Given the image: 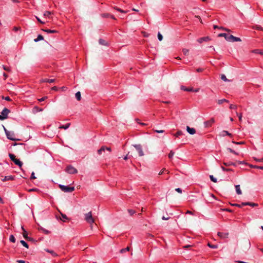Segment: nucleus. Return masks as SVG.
Segmentation results:
<instances>
[{
	"mask_svg": "<svg viewBox=\"0 0 263 263\" xmlns=\"http://www.w3.org/2000/svg\"><path fill=\"white\" fill-rule=\"evenodd\" d=\"M85 220L90 224L91 229L92 228V224L95 222V220L92 216L91 212H89L85 214Z\"/></svg>",
	"mask_w": 263,
	"mask_h": 263,
	"instance_id": "nucleus-1",
	"label": "nucleus"
},
{
	"mask_svg": "<svg viewBox=\"0 0 263 263\" xmlns=\"http://www.w3.org/2000/svg\"><path fill=\"white\" fill-rule=\"evenodd\" d=\"M59 187L62 191L66 193H70L74 190V187L73 186L70 187L68 186L60 184Z\"/></svg>",
	"mask_w": 263,
	"mask_h": 263,
	"instance_id": "nucleus-2",
	"label": "nucleus"
},
{
	"mask_svg": "<svg viewBox=\"0 0 263 263\" xmlns=\"http://www.w3.org/2000/svg\"><path fill=\"white\" fill-rule=\"evenodd\" d=\"M9 156L11 160L13 161L16 165L19 166L20 167L22 166L23 163L20 161V160L16 159L14 155L12 154H9Z\"/></svg>",
	"mask_w": 263,
	"mask_h": 263,
	"instance_id": "nucleus-3",
	"label": "nucleus"
},
{
	"mask_svg": "<svg viewBox=\"0 0 263 263\" xmlns=\"http://www.w3.org/2000/svg\"><path fill=\"white\" fill-rule=\"evenodd\" d=\"M65 171L70 174H74L78 173L77 170L72 165H68L66 167Z\"/></svg>",
	"mask_w": 263,
	"mask_h": 263,
	"instance_id": "nucleus-4",
	"label": "nucleus"
},
{
	"mask_svg": "<svg viewBox=\"0 0 263 263\" xmlns=\"http://www.w3.org/2000/svg\"><path fill=\"white\" fill-rule=\"evenodd\" d=\"M7 134L6 135L7 136V138L12 141H16L18 140L15 137V134L14 132L13 131H9L7 132Z\"/></svg>",
	"mask_w": 263,
	"mask_h": 263,
	"instance_id": "nucleus-5",
	"label": "nucleus"
},
{
	"mask_svg": "<svg viewBox=\"0 0 263 263\" xmlns=\"http://www.w3.org/2000/svg\"><path fill=\"white\" fill-rule=\"evenodd\" d=\"M227 41L229 42H240L241 41V40L240 38L238 37H235L233 36V35H229V37L228 39H227Z\"/></svg>",
	"mask_w": 263,
	"mask_h": 263,
	"instance_id": "nucleus-6",
	"label": "nucleus"
},
{
	"mask_svg": "<svg viewBox=\"0 0 263 263\" xmlns=\"http://www.w3.org/2000/svg\"><path fill=\"white\" fill-rule=\"evenodd\" d=\"M134 146L136 149V150L138 151L139 156H144V153L143 152L142 146L141 145L136 144V145H134Z\"/></svg>",
	"mask_w": 263,
	"mask_h": 263,
	"instance_id": "nucleus-7",
	"label": "nucleus"
},
{
	"mask_svg": "<svg viewBox=\"0 0 263 263\" xmlns=\"http://www.w3.org/2000/svg\"><path fill=\"white\" fill-rule=\"evenodd\" d=\"M10 112V110L7 108H5L1 112V115L3 116L5 119L8 118V115Z\"/></svg>",
	"mask_w": 263,
	"mask_h": 263,
	"instance_id": "nucleus-8",
	"label": "nucleus"
},
{
	"mask_svg": "<svg viewBox=\"0 0 263 263\" xmlns=\"http://www.w3.org/2000/svg\"><path fill=\"white\" fill-rule=\"evenodd\" d=\"M187 132L191 135H194L196 133V130L194 128H191L189 126H186Z\"/></svg>",
	"mask_w": 263,
	"mask_h": 263,
	"instance_id": "nucleus-9",
	"label": "nucleus"
},
{
	"mask_svg": "<svg viewBox=\"0 0 263 263\" xmlns=\"http://www.w3.org/2000/svg\"><path fill=\"white\" fill-rule=\"evenodd\" d=\"M217 235L219 237H220L221 238H226L228 237L229 233H228L218 232Z\"/></svg>",
	"mask_w": 263,
	"mask_h": 263,
	"instance_id": "nucleus-10",
	"label": "nucleus"
},
{
	"mask_svg": "<svg viewBox=\"0 0 263 263\" xmlns=\"http://www.w3.org/2000/svg\"><path fill=\"white\" fill-rule=\"evenodd\" d=\"M242 205H249L251 206H257L258 204L257 203H252L249 202H242Z\"/></svg>",
	"mask_w": 263,
	"mask_h": 263,
	"instance_id": "nucleus-11",
	"label": "nucleus"
},
{
	"mask_svg": "<svg viewBox=\"0 0 263 263\" xmlns=\"http://www.w3.org/2000/svg\"><path fill=\"white\" fill-rule=\"evenodd\" d=\"M14 179V177L12 176H5L3 179H2L3 181H6L8 180H12Z\"/></svg>",
	"mask_w": 263,
	"mask_h": 263,
	"instance_id": "nucleus-12",
	"label": "nucleus"
},
{
	"mask_svg": "<svg viewBox=\"0 0 263 263\" xmlns=\"http://www.w3.org/2000/svg\"><path fill=\"white\" fill-rule=\"evenodd\" d=\"M210 40V38L208 36L203 37L198 40V42L199 43H202L203 41H208Z\"/></svg>",
	"mask_w": 263,
	"mask_h": 263,
	"instance_id": "nucleus-13",
	"label": "nucleus"
},
{
	"mask_svg": "<svg viewBox=\"0 0 263 263\" xmlns=\"http://www.w3.org/2000/svg\"><path fill=\"white\" fill-rule=\"evenodd\" d=\"M55 81V79H43L41 80V82H48V83H53Z\"/></svg>",
	"mask_w": 263,
	"mask_h": 263,
	"instance_id": "nucleus-14",
	"label": "nucleus"
},
{
	"mask_svg": "<svg viewBox=\"0 0 263 263\" xmlns=\"http://www.w3.org/2000/svg\"><path fill=\"white\" fill-rule=\"evenodd\" d=\"M235 189L236 193L238 195H241L242 194L239 185H235Z\"/></svg>",
	"mask_w": 263,
	"mask_h": 263,
	"instance_id": "nucleus-15",
	"label": "nucleus"
},
{
	"mask_svg": "<svg viewBox=\"0 0 263 263\" xmlns=\"http://www.w3.org/2000/svg\"><path fill=\"white\" fill-rule=\"evenodd\" d=\"M23 236L25 239L26 240H30V238L28 237V233L26 230H24V232H23Z\"/></svg>",
	"mask_w": 263,
	"mask_h": 263,
	"instance_id": "nucleus-16",
	"label": "nucleus"
},
{
	"mask_svg": "<svg viewBox=\"0 0 263 263\" xmlns=\"http://www.w3.org/2000/svg\"><path fill=\"white\" fill-rule=\"evenodd\" d=\"M43 40H44V37H43V36L42 35L39 34V35L37 36V38H36V39H35L34 40V41L35 42H39V41H40Z\"/></svg>",
	"mask_w": 263,
	"mask_h": 263,
	"instance_id": "nucleus-17",
	"label": "nucleus"
},
{
	"mask_svg": "<svg viewBox=\"0 0 263 263\" xmlns=\"http://www.w3.org/2000/svg\"><path fill=\"white\" fill-rule=\"evenodd\" d=\"M43 30L48 33H54L57 32V31L55 30L43 29Z\"/></svg>",
	"mask_w": 263,
	"mask_h": 263,
	"instance_id": "nucleus-18",
	"label": "nucleus"
},
{
	"mask_svg": "<svg viewBox=\"0 0 263 263\" xmlns=\"http://www.w3.org/2000/svg\"><path fill=\"white\" fill-rule=\"evenodd\" d=\"M223 165H224L226 166H231V165L236 166V164L235 163L231 162H224L223 163Z\"/></svg>",
	"mask_w": 263,
	"mask_h": 263,
	"instance_id": "nucleus-19",
	"label": "nucleus"
},
{
	"mask_svg": "<svg viewBox=\"0 0 263 263\" xmlns=\"http://www.w3.org/2000/svg\"><path fill=\"white\" fill-rule=\"evenodd\" d=\"M226 135H228V136H232L231 134L229 133L228 131H227V130H223L221 132V136H225Z\"/></svg>",
	"mask_w": 263,
	"mask_h": 263,
	"instance_id": "nucleus-20",
	"label": "nucleus"
},
{
	"mask_svg": "<svg viewBox=\"0 0 263 263\" xmlns=\"http://www.w3.org/2000/svg\"><path fill=\"white\" fill-rule=\"evenodd\" d=\"M105 146H102L98 150V154L101 155L102 152L105 151Z\"/></svg>",
	"mask_w": 263,
	"mask_h": 263,
	"instance_id": "nucleus-21",
	"label": "nucleus"
},
{
	"mask_svg": "<svg viewBox=\"0 0 263 263\" xmlns=\"http://www.w3.org/2000/svg\"><path fill=\"white\" fill-rule=\"evenodd\" d=\"M218 36L224 37L225 38V39L227 40V39H228V37H229V35H228V34L225 33H221L218 35Z\"/></svg>",
	"mask_w": 263,
	"mask_h": 263,
	"instance_id": "nucleus-22",
	"label": "nucleus"
},
{
	"mask_svg": "<svg viewBox=\"0 0 263 263\" xmlns=\"http://www.w3.org/2000/svg\"><path fill=\"white\" fill-rule=\"evenodd\" d=\"M70 123H67L66 125H61L59 127V128L66 129L69 128Z\"/></svg>",
	"mask_w": 263,
	"mask_h": 263,
	"instance_id": "nucleus-23",
	"label": "nucleus"
},
{
	"mask_svg": "<svg viewBox=\"0 0 263 263\" xmlns=\"http://www.w3.org/2000/svg\"><path fill=\"white\" fill-rule=\"evenodd\" d=\"M76 99L78 100V101H80L81 99V93L80 91H78L76 93Z\"/></svg>",
	"mask_w": 263,
	"mask_h": 263,
	"instance_id": "nucleus-24",
	"label": "nucleus"
},
{
	"mask_svg": "<svg viewBox=\"0 0 263 263\" xmlns=\"http://www.w3.org/2000/svg\"><path fill=\"white\" fill-rule=\"evenodd\" d=\"M114 8L115 10H116L117 11H119V12H122V13H127L128 12V11H124L122 9H121L120 8H118L117 7H115Z\"/></svg>",
	"mask_w": 263,
	"mask_h": 263,
	"instance_id": "nucleus-25",
	"label": "nucleus"
},
{
	"mask_svg": "<svg viewBox=\"0 0 263 263\" xmlns=\"http://www.w3.org/2000/svg\"><path fill=\"white\" fill-rule=\"evenodd\" d=\"M46 251H47V252L51 254L53 256H57V254L56 253H55L53 251H52V250H50L49 249H46L45 250Z\"/></svg>",
	"mask_w": 263,
	"mask_h": 263,
	"instance_id": "nucleus-26",
	"label": "nucleus"
},
{
	"mask_svg": "<svg viewBox=\"0 0 263 263\" xmlns=\"http://www.w3.org/2000/svg\"><path fill=\"white\" fill-rule=\"evenodd\" d=\"M99 42L100 44H101V45H105V46L108 45L107 43H106V42L103 39H100L99 41Z\"/></svg>",
	"mask_w": 263,
	"mask_h": 263,
	"instance_id": "nucleus-27",
	"label": "nucleus"
},
{
	"mask_svg": "<svg viewBox=\"0 0 263 263\" xmlns=\"http://www.w3.org/2000/svg\"><path fill=\"white\" fill-rule=\"evenodd\" d=\"M228 101L225 99H221V100H218L217 101V103L219 104H221L222 103H223V102H228Z\"/></svg>",
	"mask_w": 263,
	"mask_h": 263,
	"instance_id": "nucleus-28",
	"label": "nucleus"
},
{
	"mask_svg": "<svg viewBox=\"0 0 263 263\" xmlns=\"http://www.w3.org/2000/svg\"><path fill=\"white\" fill-rule=\"evenodd\" d=\"M20 242L24 247H25L26 248H28V244L24 240H22L20 241Z\"/></svg>",
	"mask_w": 263,
	"mask_h": 263,
	"instance_id": "nucleus-29",
	"label": "nucleus"
},
{
	"mask_svg": "<svg viewBox=\"0 0 263 263\" xmlns=\"http://www.w3.org/2000/svg\"><path fill=\"white\" fill-rule=\"evenodd\" d=\"M33 110L34 111H36V112H37V111H43V109L40 108L37 106H34L33 107Z\"/></svg>",
	"mask_w": 263,
	"mask_h": 263,
	"instance_id": "nucleus-30",
	"label": "nucleus"
},
{
	"mask_svg": "<svg viewBox=\"0 0 263 263\" xmlns=\"http://www.w3.org/2000/svg\"><path fill=\"white\" fill-rule=\"evenodd\" d=\"M182 52L185 55H187L189 53V50L187 49L184 48L182 50Z\"/></svg>",
	"mask_w": 263,
	"mask_h": 263,
	"instance_id": "nucleus-31",
	"label": "nucleus"
},
{
	"mask_svg": "<svg viewBox=\"0 0 263 263\" xmlns=\"http://www.w3.org/2000/svg\"><path fill=\"white\" fill-rule=\"evenodd\" d=\"M182 135V132L181 130L178 131L176 133H175L174 135L176 137H178L179 136Z\"/></svg>",
	"mask_w": 263,
	"mask_h": 263,
	"instance_id": "nucleus-32",
	"label": "nucleus"
},
{
	"mask_svg": "<svg viewBox=\"0 0 263 263\" xmlns=\"http://www.w3.org/2000/svg\"><path fill=\"white\" fill-rule=\"evenodd\" d=\"M10 241L12 242H15V238L14 236L13 235H10L9 238Z\"/></svg>",
	"mask_w": 263,
	"mask_h": 263,
	"instance_id": "nucleus-33",
	"label": "nucleus"
},
{
	"mask_svg": "<svg viewBox=\"0 0 263 263\" xmlns=\"http://www.w3.org/2000/svg\"><path fill=\"white\" fill-rule=\"evenodd\" d=\"M181 89L182 90H184L185 91H193V89L192 88H185L184 87L182 86L181 87Z\"/></svg>",
	"mask_w": 263,
	"mask_h": 263,
	"instance_id": "nucleus-34",
	"label": "nucleus"
},
{
	"mask_svg": "<svg viewBox=\"0 0 263 263\" xmlns=\"http://www.w3.org/2000/svg\"><path fill=\"white\" fill-rule=\"evenodd\" d=\"M221 79L225 82L229 81V80L227 78L226 76L224 74L221 75Z\"/></svg>",
	"mask_w": 263,
	"mask_h": 263,
	"instance_id": "nucleus-35",
	"label": "nucleus"
},
{
	"mask_svg": "<svg viewBox=\"0 0 263 263\" xmlns=\"http://www.w3.org/2000/svg\"><path fill=\"white\" fill-rule=\"evenodd\" d=\"M210 178L212 181L214 182H217V179L215 178L213 175H210Z\"/></svg>",
	"mask_w": 263,
	"mask_h": 263,
	"instance_id": "nucleus-36",
	"label": "nucleus"
},
{
	"mask_svg": "<svg viewBox=\"0 0 263 263\" xmlns=\"http://www.w3.org/2000/svg\"><path fill=\"white\" fill-rule=\"evenodd\" d=\"M2 67L6 71H7L8 72H10L11 71V69L9 67H7V66H5V65H2Z\"/></svg>",
	"mask_w": 263,
	"mask_h": 263,
	"instance_id": "nucleus-37",
	"label": "nucleus"
},
{
	"mask_svg": "<svg viewBox=\"0 0 263 263\" xmlns=\"http://www.w3.org/2000/svg\"><path fill=\"white\" fill-rule=\"evenodd\" d=\"M129 251V247H127V248H126L125 249H121L120 250V252L121 253H123L125 252L126 251Z\"/></svg>",
	"mask_w": 263,
	"mask_h": 263,
	"instance_id": "nucleus-38",
	"label": "nucleus"
},
{
	"mask_svg": "<svg viewBox=\"0 0 263 263\" xmlns=\"http://www.w3.org/2000/svg\"><path fill=\"white\" fill-rule=\"evenodd\" d=\"M208 246L210 248H213V249H216V248H218L217 245H212L210 244V243H209L208 244Z\"/></svg>",
	"mask_w": 263,
	"mask_h": 263,
	"instance_id": "nucleus-39",
	"label": "nucleus"
},
{
	"mask_svg": "<svg viewBox=\"0 0 263 263\" xmlns=\"http://www.w3.org/2000/svg\"><path fill=\"white\" fill-rule=\"evenodd\" d=\"M221 168L223 171H227V172H229V171H232V170L231 169V168H225L224 167H223V166H221Z\"/></svg>",
	"mask_w": 263,
	"mask_h": 263,
	"instance_id": "nucleus-40",
	"label": "nucleus"
},
{
	"mask_svg": "<svg viewBox=\"0 0 263 263\" xmlns=\"http://www.w3.org/2000/svg\"><path fill=\"white\" fill-rule=\"evenodd\" d=\"M231 205L234 206H237L239 208H241L242 206H244L243 205H242V203L241 204H237V203L231 204Z\"/></svg>",
	"mask_w": 263,
	"mask_h": 263,
	"instance_id": "nucleus-41",
	"label": "nucleus"
},
{
	"mask_svg": "<svg viewBox=\"0 0 263 263\" xmlns=\"http://www.w3.org/2000/svg\"><path fill=\"white\" fill-rule=\"evenodd\" d=\"M51 13H52L50 11H46L44 13V15L45 16H47V17H49V16L51 15Z\"/></svg>",
	"mask_w": 263,
	"mask_h": 263,
	"instance_id": "nucleus-42",
	"label": "nucleus"
},
{
	"mask_svg": "<svg viewBox=\"0 0 263 263\" xmlns=\"http://www.w3.org/2000/svg\"><path fill=\"white\" fill-rule=\"evenodd\" d=\"M158 39L160 41H161L163 39V36L160 32L158 33Z\"/></svg>",
	"mask_w": 263,
	"mask_h": 263,
	"instance_id": "nucleus-43",
	"label": "nucleus"
},
{
	"mask_svg": "<svg viewBox=\"0 0 263 263\" xmlns=\"http://www.w3.org/2000/svg\"><path fill=\"white\" fill-rule=\"evenodd\" d=\"M174 152L173 151H171L168 154V158L170 159H172L173 158V157L174 156Z\"/></svg>",
	"mask_w": 263,
	"mask_h": 263,
	"instance_id": "nucleus-44",
	"label": "nucleus"
},
{
	"mask_svg": "<svg viewBox=\"0 0 263 263\" xmlns=\"http://www.w3.org/2000/svg\"><path fill=\"white\" fill-rule=\"evenodd\" d=\"M251 167H253V168H258V169H260V170H263V166H256V165H251L250 166Z\"/></svg>",
	"mask_w": 263,
	"mask_h": 263,
	"instance_id": "nucleus-45",
	"label": "nucleus"
},
{
	"mask_svg": "<svg viewBox=\"0 0 263 263\" xmlns=\"http://www.w3.org/2000/svg\"><path fill=\"white\" fill-rule=\"evenodd\" d=\"M227 149L231 153H232L235 155H238L237 153L235 152L234 151H233L232 149L230 148H228Z\"/></svg>",
	"mask_w": 263,
	"mask_h": 263,
	"instance_id": "nucleus-46",
	"label": "nucleus"
},
{
	"mask_svg": "<svg viewBox=\"0 0 263 263\" xmlns=\"http://www.w3.org/2000/svg\"><path fill=\"white\" fill-rule=\"evenodd\" d=\"M254 53H259V54H262V55H263V51H260V50H258V49H257V50H255L254 51Z\"/></svg>",
	"mask_w": 263,
	"mask_h": 263,
	"instance_id": "nucleus-47",
	"label": "nucleus"
},
{
	"mask_svg": "<svg viewBox=\"0 0 263 263\" xmlns=\"http://www.w3.org/2000/svg\"><path fill=\"white\" fill-rule=\"evenodd\" d=\"M47 99V97L45 96V97H43V98H42L41 99H39L38 101H40V102H42V101H45Z\"/></svg>",
	"mask_w": 263,
	"mask_h": 263,
	"instance_id": "nucleus-48",
	"label": "nucleus"
},
{
	"mask_svg": "<svg viewBox=\"0 0 263 263\" xmlns=\"http://www.w3.org/2000/svg\"><path fill=\"white\" fill-rule=\"evenodd\" d=\"M101 15L103 17H109L110 14L104 13V14H102Z\"/></svg>",
	"mask_w": 263,
	"mask_h": 263,
	"instance_id": "nucleus-49",
	"label": "nucleus"
},
{
	"mask_svg": "<svg viewBox=\"0 0 263 263\" xmlns=\"http://www.w3.org/2000/svg\"><path fill=\"white\" fill-rule=\"evenodd\" d=\"M61 216H62V218L64 219L63 221H64V220L67 219V217L66 216V215L63 214L62 213H61Z\"/></svg>",
	"mask_w": 263,
	"mask_h": 263,
	"instance_id": "nucleus-50",
	"label": "nucleus"
},
{
	"mask_svg": "<svg viewBox=\"0 0 263 263\" xmlns=\"http://www.w3.org/2000/svg\"><path fill=\"white\" fill-rule=\"evenodd\" d=\"M232 143L236 144H242L244 143V142H235V141H232Z\"/></svg>",
	"mask_w": 263,
	"mask_h": 263,
	"instance_id": "nucleus-51",
	"label": "nucleus"
},
{
	"mask_svg": "<svg viewBox=\"0 0 263 263\" xmlns=\"http://www.w3.org/2000/svg\"><path fill=\"white\" fill-rule=\"evenodd\" d=\"M128 211L130 215H133L135 213V212L133 210H128Z\"/></svg>",
	"mask_w": 263,
	"mask_h": 263,
	"instance_id": "nucleus-52",
	"label": "nucleus"
},
{
	"mask_svg": "<svg viewBox=\"0 0 263 263\" xmlns=\"http://www.w3.org/2000/svg\"><path fill=\"white\" fill-rule=\"evenodd\" d=\"M35 178H36V177H35V175H34V172H32V173H31V175L30 179H35Z\"/></svg>",
	"mask_w": 263,
	"mask_h": 263,
	"instance_id": "nucleus-53",
	"label": "nucleus"
},
{
	"mask_svg": "<svg viewBox=\"0 0 263 263\" xmlns=\"http://www.w3.org/2000/svg\"><path fill=\"white\" fill-rule=\"evenodd\" d=\"M3 99H5L6 101H11V99L9 97H3Z\"/></svg>",
	"mask_w": 263,
	"mask_h": 263,
	"instance_id": "nucleus-54",
	"label": "nucleus"
},
{
	"mask_svg": "<svg viewBox=\"0 0 263 263\" xmlns=\"http://www.w3.org/2000/svg\"><path fill=\"white\" fill-rule=\"evenodd\" d=\"M220 29H221L222 30H224V31H228V32H229L230 31L229 29H227L226 28H224L223 27H220Z\"/></svg>",
	"mask_w": 263,
	"mask_h": 263,
	"instance_id": "nucleus-55",
	"label": "nucleus"
},
{
	"mask_svg": "<svg viewBox=\"0 0 263 263\" xmlns=\"http://www.w3.org/2000/svg\"><path fill=\"white\" fill-rule=\"evenodd\" d=\"M237 107V106L235 105H233V104H231L230 106V108L231 109H236Z\"/></svg>",
	"mask_w": 263,
	"mask_h": 263,
	"instance_id": "nucleus-56",
	"label": "nucleus"
},
{
	"mask_svg": "<svg viewBox=\"0 0 263 263\" xmlns=\"http://www.w3.org/2000/svg\"><path fill=\"white\" fill-rule=\"evenodd\" d=\"M175 191L179 193H182V190L180 188H176L175 189Z\"/></svg>",
	"mask_w": 263,
	"mask_h": 263,
	"instance_id": "nucleus-57",
	"label": "nucleus"
},
{
	"mask_svg": "<svg viewBox=\"0 0 263 263\" xmlns=\"http://www.w3.org/2000/svg\"><path fill=\"white\" fill-rule=\"evenodd\" d=\"M155 131L157 133H163L164 132L163 130H155Z\"/></svg>",
	"mask_w": 263,
	"mask_h": 263,
	"instance_id": "nucleus-58",
	"label": "nucleus"
},
{
	"mask_svg": "<svg viewBox=\"0 0 263 263\" xmlns=\"http://www.w3.org/2000/svg\"><path fill=\"white\" fill-rule=\"evenodd\" d=\"M3 76L4 77V80H6L8 78V75L5 72L3 73Z\"/></svg>",
	"mask_w": 263,
	"mask_h": 263,
	"instance_id": "nucleus-59",
	"label": "nucleus"
},
{
	"mask_svg": "<svg viewBox=\"0 0 263 263\" xmlns=\"http://www.w3.org/2000/svg\"><path fill=\"white\" fill-rule=\"evenodd\" d=\"M237 115L238 116L239 121H241L242 120V115L241 114L239 115L238 114H237Z\"/></svg>",
	"mask_w": 263,
	"mask_h": 263,
	"instance_id": "nucleus-60",
	"label": "nucleus"
},
{
	"mask_svg": "<svg viewBox=\"0 0 263 263\" xmlns=\"http://www.w3.org/2000/svg\"><path fill=\"white\" fill-rule=\"evenodd\" d=\"M38 190L37 189H29L28 190L29 192H32V191H37Z\"/></svg>",
	"mask_w": 263,
	"mask_h": 263,
	"instance_id": "nucleus-61",
	"label": "nucleus"
},
{
	"mask_svg": "<svg viewBox=\"0 0 263 263\" xmlns=\"http://www.w3.org/2000/svg\"><path fill=\"white\" fill-rule=\"evenodd\" d=\"M223 211H228V212H232V211L230 209H223L222 210Z\"/></svg>",
	"mask_w": 263,
	"mask_h": 263,
	"instance_id": "nucleus-62",
	"label": "nucleus"
},
{
	"mask_svg": "<svg viewBox=\"0 0 263 263\" xmlns=\"http://www.w3.org/2000/svg\"><path fill=\"white\" fill-rule=\"evenodd\" d=\"M17 262L18 263H25V261L23 260H17Z\"/></svg>",
	"mask_w": 263,
	"mask_h": 263,
	"instance_id": "nucleus-63",
	"label": "nucleus"
},
{
	"mask_svg": "<svg viewBox=\"0 0 263 263\" xmlns=\"http://www.w3.org/2000/svg\"><path fill=\"white\" fill-rule=\"evenodd\" d=\"M196 70L197 72H200L203 71V69L202 68H198Z\"/></svg>",
	"mask_w": 263,
	"mask_h": 263,
	"instance_id": "nucleus-64",
	"label": "nucleus"
}]
</instances>
